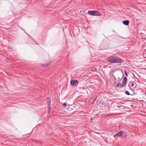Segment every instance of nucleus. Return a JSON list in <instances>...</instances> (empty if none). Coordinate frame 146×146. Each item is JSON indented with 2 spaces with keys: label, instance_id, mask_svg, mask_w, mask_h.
I'll use <instances>...</instances> for the list:
<instances>
[{
  "label": "nucleus",
  "instance_id": "f257e3e1",
  "mask_svg": "<svg viewBox=\"0 0 146 146\" xmlns=\"http://www.w3.org/2000/svg\"><path fill=\"white\" fill-rule=\"evenodd\" d=\"M108 61L111 63H121L123 62V60L116 56H110L108 58Z\"/></svg>",
  "mask_w": 146,
  "mask_h": 146
},
{
  "label": "nucleus",
  "instance_id": "f03ea898",
  "mask_svg": "<svg viewBox=\"0 0 146 146\" xmlns=\"http://www.w3.org/2000/svg\"><path fill=\"white\" fill-rule=\"evenodd\" d=\"M122 136H123L124 138H125L126 137V133L124 131L118 132L114 136V137L115 138L116 137H121Z\"/></svg>",
  "mask_w": 146,
  "mask_h": 146
},
{
  "label": "nucleus",
  "instance_id": "7ed1b4c3",
  "mask_svg": "<svg viewBox=\"0 0 146 146\" xmlns=\"http://www.w3.org/2000/svg\"><path fill=\"white\" fill-rule=\"evenodd\" d=\"M78 82L76 80H72L70 82V84L72 86H75L77 85Z\"/></svg>",
  "mask_w": 146,
  "mask_h": 146
},
{
  "label": "nucleus",
  "instance_id": "20e7f679",
  "mask_svg": "<svg viewBox=\"0 0 146 146\" xmlns=\"http://www.w3.org/2000/svg\"><path fill=\"white\" fill-rule=\"evenodd\" d=\"M135 84L134 82L130 81L128 83V86L130 88H134L135 87Z\"/></svg>",
  "mask_w": 146,
  "mask_h": 146
},
{
  "label": "nucleus",
  "instance_id": "39448f33",
  "mask_svg": "<svg viewBox=\"0 0 146 146\" xmlns=\"http://www.w3.org/2000/svg\"><path fill=\"white\" fill-rule=\"evenodd\" d=\"M94 16H101L102 15V14L97 11H94Z\"/></svg>",
  "mask_w": 146,
  "mask_h": 146
},
{
  "label": "nucleus",
  "instance_id": "423d86ee",
  "mask_svg": "<svg viewBox=\"0 0 146 146\" xmlns=\"http://www.w3.org/2000/svg\"><path fill=\"white\" fill-rule=\"evenodd\" d=\"M47 104L48 105V109L49 110V111H50V99L49 98H48L47 99Z\"/></svg>",
  "mask_w": 146,
  "mask_h": 146
},
{
  "label": "nucleus",
  "instance_id": "0eeeda50",
  "mask_svg": "<svg viewBox=\"0 0 146 146\" xmlns=\"http://www.w3.org/2000/svg\"><path fill=\"white\" fill-rule=\"evenodd\" d=\"M129 23V21L128 20H125L123 21V23L125 25H128Z\"/></svg>",
  "mask_w": 146,
  "mask_h": 146
},
{
  "label": "nucleus",
  "instance_id": "6e6552de",
  "mask_svg": "<svg viewBox=\"0 0 146 146\" xmlns=\"http://www.w3.org/2000/svg\"><path fill=\"white\" fill-rule=\"evenodd\" d=\"M125 85L123 84L122 83V84H120V82H119L116 85L117 87H120L121 88L123 87Z\"/></svg>",
  "mask_w": 146,
  "mask_h": 146
},
{
  "label": "nucleus",
  "instance_id": "1a4fd4ad",
  "mask_svg": "<svg viewBox=\"0 0 146 146\" xmlns=\"http://www.w3.org/2000/svg\"><path fill=\"white\" fill-rule=\"evenodd\" d=\"M94 11H88V14L90 15H94Z\"/></svg>",
  "mask_w": 146,
  "mask_h": 146
},
{
  "label": "nucleus",
  "instance_id": "9d476101",
  "mask_svg": "<svg viewBox=\"0 0 146 146\" xmlns=\"http://www.w3.org/2000/svg\"><path fill=\"white\" fill-rule=\"evenodd\" d=\"M127 80V78L126 77H125L124 78L122 82V83H123V84L124 85L125 84Z\"/></svg>",
  "mask_w": 146,
  "mask_h": 146
},
{
  "label": "nucleus",
  "instance_id": "9b49d317",
  "mask_svg": "<svg viewBox=\"0 0 146 146\" xmlns=\"http://www.w3.org/2000/svg\"><path fill=\"white\" fill-rule=\"evenodd\" d=\"M125 93L127 95H130L129 93L127 91H126Z\"/></svg>",
  "mask_w": 146,
  "mask_h": 146
},
{
  "label": "nucleus",
  "instance_id": "f8f14e48",
  "mask_svg": "<svg viewBox=\"0 0 146 146\" xmlns=\"http://www.w3.org/2000/svg\"><path fill=\"white\" fill-rule=\"evenodd\" d=\"M63 106L65 107L66 106V104L65 103H64L63 104Z\"/></svg>",
  "mask_w": 146,
  "mask_h": 146
},
{
  "label": "nucleus",
  "instance_id": "ddd939ff",
  "mask_svg": "<svg viewBox=\"0 0 146 146\" xmlns=\"http://www.w3.org/2000/svg\"><path fill=\"white\" fill-rule=\"evenodd\" d=\"M125 74L126 75V76L127 77V74L125 70Z\"/></svg>",
  "mask_w": 146,
  "mask_h": 146
},
{
  "label": "nucleus",
  "instance_id": "4468645a",
  "mask_svg": "<svg viewBox=\"0 0 146 146\" xmlns=\"http://www.w3.org/2000/svg\"><path fill=\"white\" fill-rule=\"evenodd\" d=\"M49 65V64H48V65H45V66H48Z\"/></svg>",
  "mask_w": 146,
  "mask_h": 146
}]
</instances>
